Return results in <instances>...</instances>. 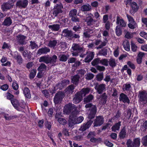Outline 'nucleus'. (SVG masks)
Segmentation results:
<instances>
[{"mask_svg":"<svg viewBox=\"0 0 147 147\" xmlns=\"http://www.w3.org/2000/svg\"><path fill=\"white\" fill-rule=\"evenodd\" d=\"M93 97L92 95H90L86 98H84V101L86 103L90 101L93 98Z\"/></svg>","mask_w":147,"mask_h":147,"instance_id":"obj_47","label":"nucleus"},{"mask_svg":"<svg viewBox=\"0 0 147 147\" xmlns=\"http://www.w3.org/2000/svg\"><path fill=\"white\" fill-rule=\"evenodd\" d=\"M57 56L54 55L51 57L43 56L40 58L39 61L43 62L47 64L50 63L52 64H54L57 62Z\"/></svg>","mask_w":147,"mask_h":147,"instance_id":"obj_2","label":"nucleus"},{"mask_svg":"<svg viewBox=\"0 0 147 147\" xmlns=\"http://www.w3.org/2000/svg\"><path fill=\"white\" fill-rule=\"evenodd\" d=\"M16 0H9L6 3H4L2 5L1 8L3 11H7L13 7L14 5V3Z\"/></svg>","mask_w":147,"mask_h":147,"instance_id":"obj_8","label":"nucleus"},{"mask_svg":"<svg viewBox=\"0 0 147 147\" xmlns=\"http://www.w3.org/2000/svg\"><path fill=\"white\" fill-rule=\"evenodd\" d=\"M126 135V132L125 129H123L120 132L119 136L121 138H124Z\"/></svg>","mask_w":147,"mask_h":147,"instance_id":"obj_50","label":"nucleus"},{"mask_svg":"<svg viewBox=\"0 0 147 147\" xmlns=\"http://www.w3.org/2000/svg\"><path fill=\"white\" fill-rule=\"evenodd\" d=\"M120 125V122L117 123L112 127V130L114 131H115L116 130H118L119 129Z\"/></svg>","mask_w":147,"mask_h":147,"instance_id":"obj_32","label":"nucleus"},{"mask_svg":"<svg viewBox=\"0 0 147 147\" xmlns=\"http://www.w3.org/2000/svg\"><path fill=\"white\" fill-rule=\"evenodd\" d=\"M11 102L13 106L15 109L19 110L17 108L19 106H20V105L19 104L18 101L16 99H13V100H11Z\"/></svg>","mask_w":147,"mask_h":147,"instance_id":"obj_29","label":"nucleus"},{"mask_svg":"<svg viewBox=\"0 0 147 147\" xmlns=\"http://www.w3.org/2000/svg\"><path fill=\"white\" fill-rule=\"evenodd\" d=\"M63 8V6L61 3H59L57 4L54 6L53 14L55 17L57 16L59 14L62 13Z\"/></svg>","mask_w":147,"mask_h":147,"instance_id":"obj_4","label":"nucleus"},{"mask_svg":"<svg viewBox=\"0 0 147 147\" xmlns=\"http://www.w3.org/2000/svg\"><path fill=\"white\" fill-rule=\"evenodd\" d=\"M100 63L104 65L108 66V60L106 59L100 60Z\"/></svg>","mask_w":147,"mask_h":147,"instance_id":"obj_43","label":"nucleus"},{"mask_svg":"<svg viewBox=\"0 0 147 147\" xmlns=\"http://www.w3.org/2000/svg\"><path fill=\"white\" fill-rule=\"evenodd\" d=\"M85 76L86 80H91L93 78L94 75L92 73H88L85 75Z\"/></svg>","mask_w":147,"mask_h":147,"instance_id":"obj_41","label":"nucleus"},{"mask_svg":"<svg viewBox=\"0 0 147 147\" xmlns=\"http://www.w3.org/2000/svg\"><path fill=\"white\" fill-rule=\"evenodd\" d=\"M77 10L76 9H74L70 11L69 15L71 17V20L72 21L77 22H79V20L78 18L75 17L77 14Z\"/></svg>","mask_w":147,"mask_h":147,"instance_id":"obj_13","label":"nucleus"},{"mask_svg":"<svg viewBox=\"0 0 147 147\" xmlns=\"http://www.w3.org/2000/svg\"><path fill=\"white\" fill-rule=\"evenodd\" d=\"M90 89L89 88H83L81 91H80L79 93L81 95H82V96H84L86 94H88Z\"/></svg>","mask_w":147,"mask_h":147,"instance_id":"obj_25","label":"nucleus"},{"mask_svg":"<svg viewBox=\"0 0 147 147\" xmlns=\"http://www.w3.org/2000/svg\"><path fill=\"white\" fill-rule=\"evenodd\" d=\"M36 74V71L35 70H32L30 74V79H32L34 78Z\"/></svg>","mask_w":147,"mask_h":147,"instance_id":"obj_51","label":"nucleus"},{"mask_svg":"<svg viewBox=\"0 0 147 147\" xmlns=\"http://www.w3.org/2000/svg\"><path fill=\"white\" fill-rule=\"evenodd\" d=\"M94 55L93 52H89L86 54V57L84 61L86 63L90 62L93 58Z\"/></svg>","mask_w":147,"mask_h":147,"instance_id":"obj_15","label":"nucleus"},{"mask_svg":"<svg viewBox=\"0 0 147 147\" xmlns=\"http://www.w3.org/2000/svg\"><path fill=\"white\" fill-rule=\"evenodd\" d=\"M13 57L16 59L17 62L19 64H20L22 63L23 59L21 55L18 53L16 51L13 53H10Z\"/></svg>","mask_w":147,"mask_h":147,"instance_id":"obj_11","label":"nucleus"},{"mask_svg":"<svg viewBox=\"0 0 147 147\" xmlns=\"http://www.w3.org/2000/svg\"><path fill=\"white\" fill-rule=\"evenodd\" d=\"M127 147H133L134 144L132 143V141L130 140H128L127 142Z\"/></svg>","mask_w":147,"mask_h":147,"instance_id":"obj_60","label":"nucleus"},{"mask_svg":"<svg viewBox=\"0 0 147 147\" xmlns=\"http://www.w3.org/2000/svg\"><path fill=\"white\" fill-rule=\"evenodd\" d=\"M131 45L132 51L133 52H136L138 48L137 46L132 41L131 42Z\"/></svg>","mask_w":147,"mask_h":147,"instance_id":"obj_48","label":"nucleus"},{"mask_svg":"<svg viewBox=\"0 0 147 147\" xmlns=\"http://www.w3.org/2000/svg\"><path fill=\"white\" fill-rule=\"evenodd\" d=\"M57 43V41L56 40H50L48 43V46L51 48H54Z\"/></svg>","mask_w":147,"mask_h":147,"instance_id":"obj_33","label":"nucleus"},{"mask_svg":"<svg viewBox=\"0 0 147 147\" xmlns=\"http://www.w3.org/2000/svg\"><path fill=\"white\" fill-rule=\"evenodd\" d=\"M133 36V34L132 33L127 32L125 35V37L129 39L130 38Z\"/></svg>","mask_w":147,"mask_h":147,"instance_id":"obj_57","label":"nucleus"},{"mask_svg":"<svg viewBox=\"0 0 147 147\" xmlns=\"http://www.w3.org/2000/svg\"><path fill=\"white\" fill-rule=\"evenodd\" d=\"M84 118L82 116H80L76 118L75 115L71 114L70 115L69 119V125L70 127H72L75 124L79 123L82 122Z\"/></svg>","mask_w":147,"mask_h":147,"instance_id":"obj_1","label":"nucleus"},{"mask_svg":"<svg viewBox=\"0 0 147 147\" xmlns=\"http://www.w3.org/2000/svg\"><path fill=\"white\" fill-rule=\"evenodd\" d=\"M30 46L32 49L38 47V45L34 42L32 41L30 42Z\"/></svg>","mask_w":147,"mask_h":147,"instance_id":"obj_63","label":"nucleus"},{"mask_svg":"<svg viewBox=\"0 0 147 147\" xmlns=\"http://www.w3.org/2000/svg\"><path fill=\"white\" fill-rule=\"evenodd\" d=\"M127 64L132 69H135L136 67L135 65L131 61H128L127 62Z\"/></svg>","mask_w":147,"mask_h":147,"instance_id":"obj_56","label":"nucleus"},{"mask_svg":"<svg viewBox=\"0 0 147 147\" xmlns=\"http://www.w3.org/2000/svg\"><path fill=\"white\" fill-rule=\"evenodd\" d=\"M131 6L132 9L134 11H137L138 9V6L137 3L135 2H133L131 3Z\"/></svg>","mask_w":147,"mask_h":147,"instance_id":"obj_39","label":"nucleus"},{"mask_svg":"<svg viewBox=\"0 0 147 147\" xmlns=\"http://www.w3.org/2000/svg\"><path fill=\"white\" fill-rule=\"evenodd\" d=\"M91 9V6L88 3L83 5L81 7V10L83 11H90Z\"/></svg>","mask_w":147,"mask_h":147,"instance_id":"obj_22","label":"nucleus"},{"mask_svg":"<svg viewBox=\"0 0 147 147\" xmlns=\"http://www.w3.org/2000/svg\"><path fill=\"white\" fill-rule=\"evenodd\" d=\"M104 121V119L102 116L96 117L94 123V126H100L103 123Z\"/></svg>","mask_w":147,"mask_h":147,"instance_id":"obj_12","label":"nucleus"},{"mask_svg":"<svg viewBox=\"0 0 147 147\" xmlns=\"http://www.w3.org/2000/svg\"><path fill=\"white\" fill-rule=\"evenodd\" d=\"M85 107L86 108H89L90 111L88 115V118L90 119L94 118L96 112V106L92 105L91 104L88 103L86 105Z\"/></svg>","mask_w":147,"mask_h":147,"instance_id":"obj_3","label":"nucleus"},{"mask_svg":"<svg viewBox=\"0 0 147 147\" xmlns=\"http://www.w3.org/2000/svg\"><path fill=\"white\" fill-rule=\"evenodd\" d=\"M92 30L90 29L86 30L84 33V34L86 37H89L90 36H92L91 34L93 33Z\"/></svg>","mask_w":147,"mask_h":147,"instance_id":"obj_34","label":"nucleus"},{"mask_svg":"<svg viewBox=\"0 0 147 147\" xmlns=\"http://www.w3.org/2000/svg\"><path fill=\"white\" fill-rule=\"evenodd\" d=\"M59 61H66L67 59V57L66 55H60L59 56Z\"/></svg>","mask_w":147,"mask_h":147,"instance_id":"obj_38","label":"nucleus"},{"mask_svg":"<svg viewBox=\"0 0 147 147\" xmlns=\"http://www.w3.org/2000/svg\"><path fill=\"white\" fill-rule=\"evenodd\" d=\"M108 64L110 67H114L116 65V61L115 59L111 58L108 61Z\"/></svg>","mask_w":147,"mask_h":147,"instance_id":"obj_28","label":"nucleus"},{"mask_svg":"<svg viewBox=\"0 0 147 147\" xmlns=\"http://www.w3.org/2000/svg\"><path fill=\"white\" fill-rule=\"evenodd\" d=\"M82 95L78 92L75 94V96L73 98V102L74 103H78L82 100Z\"/></svg>","mask_w":147,"mask_h":147,"instance_id":"obj_18","label":"nucleus"},{"mask_svg":"<svg viewBox=\"0 0 147 147\" xmlns=\"http://www.w3.org/2000/svg\"><path fill=\"white\" fill-rule=\"evenodd\" d=\"M138 97L140 102L141 104H145L147 102V93L144 91H140Z\"/></svg>","mask_w":147,"mask_h":147,"instance_id":"obj_7","label":"nucleus"},{"mask_svg":"<svg viewBox=\"0 0 147 147\" xmlns=\"http://www.w3.org/2000/svg\"><path fill=\"white\" fill-rule=\"evenodd\" d=\"M72 49L73 51H72L73 56H76L81 51L83 50V48L81 47L78 44H73L72 46Z\"/></svg>","mask_w":147,"mask_h":147,"instance_id":"obj_9","label":"nucleus"},{"mask_svg":"<svg viewBox=\"0 0 147 147\" xmlns=\"http://www.w3.org/2000/svg\"><path fill=\"white\" fill-rule=\"evenodd\" d=\"M92 123V121L90 119L85 124H84L82 126L80 129L82 131H84L90 127Z\"/></svg>","mask_w":147,"mask_h":147,"instance_id":"obj_20","label":"nucleus"},{"mask_svg":"<svg viewBox=\"0 0 147 147\" xmlns=\"http://www.w3.org/2000/svg\"><path fill=\"white\" fill-rule=\"evenodd\" d=\"M116 23L118 26L121 27H125L126 25V22L124 20L119 17H117Z\"/></svg>","mask_w":147,"mask_h":147,"instance_id":"obj_19","label":"nucleus"},{"mask_svg":"<svg viewBox=\"0 0 147 147\" xmlns=\"http://www.w3.org/2000/svg\"><path fill=\"white\" fill-rule=\"evenodd\" d=\"M76 108L74 105L69 103L64 106L63 112L64 114H68L71 112L72 110L73 111V110H75ZM73 113H75V112L73 111Z\"/></svg>","mask_w":147,"mask_h":147,"instance_id":"obj_6","label":"nucleus"},{"mask_svg":"<svg viewBox=\"0 0 147 147\" xmlns=\"http://www.w3.org/2000/svg\"><path fill=\"white\" fill-rule=\"evenodd\" d=\"M93 15L91 13H88L86 15V18L83 17L82 19L84 20L85 22H87L88 25H92L96 22V20L93 19L92 18Z\"/></svg>","mask_w":147,"mask_h":147,"instance_id":"obj_10","label":"nucleus"},{"mask_svg":"<svg viewBox=\"0 0 147 147\" xmlns=\"http://www.w3.org/2000/svg\"><path fill=\"white\" fill-rule=\"evenodd\" d=\"M74 88V86L73 85H71L69 86L67 88V91L69 93H72L73 92V90Z\"/></svg>","mask_w":147,"mask_h":147,"instance_id":"obj_54","label":"nucleus"},{"mask_svg":"<svg viewBox=\"0 0 147 147\" xmlns=\"http://www.w3.org/2000/svg\"><path fill=\"white\" fill-rule=\"evenodd\" d=\"M57 120L59 123L63 125L66 124L67 123V121L65 119L61 118H58Z\"/></svg>","mask_w":147,"mask_h":147,"instance_id":"obj_46","label":"nucleus"},{"mask_svg":"<svg viewBox=\"0 0 147 147\" xmlns=\"http://www.w3.org/2000/svg\"><path fill=\"white\" fill-rule=\"evenodd\" d=\"M131 88L130 84L129 83H127L124 85L123 89L124 91H129L130 90Z\"/></svg>","mask_w":147,"mask_h":147,"instance_id":"obj_42","label":"nucleus"},{"mask_svg":"<svg viewBox=\"0 0 147 147\" xmlns=\"http://www.w3.org/2000/svg\"><path fill=\"white\" fill-rule=\"evenodd\" d=\"M107 96L106 95V94L104 93L101 97L100 103L102 105H104L107 102Z\"/></svg>","mask_w":147,"mask_h":147,"instance_id":"obj_31","label":"nucleus"},{"mask_svg":"<svg viewBox=\"0 0 147 147\" xmlns=\"http://www.w3.org/2000/svg\"><path fill=\"white\" fill-rule=\"evenodd\" d=\"M48 27L52 31H58L60 28V26L59 25L57 24L50 25Z\"/></svg>","mask_w":147,"mask_h":147,"instance_id":"obj_27","label":"nucleus"},{"mask_svg":"<svg viewBox=\"0 0 147 147\" xmlns=\"http://www.w3.org/2000/svg\"><path fill=\"white\" fill-rule=\"evenodd\" d=\"M23 93L26 97L28 98H30L31 95L29 89L27 87H25L22 89Z\"/></svg>","mask_w":147,"mask_h":147,"instance_id":"obj_26","label":"nucleus"},{"mask_svg":"<svg viewBox=\"0 0 147 147\" xmlns=\"http://www.w3.org/2000/svg\"><path fill=\"white\" fill-rule=\"evenodd\" d=\"M80 78L79 76L78 75H76L72 77L71 82L76 85H78V84L79 80Z\"/></svg>","mask_w":147,"mask_h":147,"instance_id":"obj_24","label":"nucleus"},{"mask_svg":"<svg viewBox=\"0 0 147 147\" xmlns=\"http://www.w3.org/2000/svg\"><path fill=\"white\" fill-rule=\"evenodd\" d=\"M64 96L63 92H59L57 93L54 98V102L55 104H58L61 103Z\"/></svg>","mask_w":147,"mask_h":147,"instance_id":"obj_5","label":"nucleus"},{"mask_svg":"<svg viewBox=\"0 0 147 147\" xmlns=\"http://www.w3.org/2000/svg\"><path fill=\"white\" fill-rule=\"evenodd\" d=\"M63 34L64 36L67 37H71L72 32L70 31L67 29H65L63 31Z\"/></svg>","mask_w":147,"mask_h":147,"instance_id":"obj_35","label":"nucleus"},{"mask_svg":"<svg viewBox=\"0 0 147 147\" xmlns=\"http://www.w3.org/2000/svg\"><path fill=\"white\" fill-rule=\"evenodd\" d=\"M116 33L118 36H120L121 34V29L117 26L116 28Z\"/></svg>","mask_w":147,"mask_h":147,"instance_id":"obj_58","label":"nucleus"},{"mask_svg":"<svg viewBox=\"0 0 147 147\" xmlns=\"http://www.w3.org/2000/svg\"><path fill=\"white\" fill-rule=\"evenodd\" d=\"M100 60L99 59H94L91 63L92 65L95 66L100 63Z\"/></svg>","mask_w":147,"mask_h":147,"instance_id":"obj_45","label":"nucleus"},{"mask_svg":"<svg viewBox=\"0 0 147 147\" xmlns=\"http://www.w3.org/2000/svg\"><path fill=\"white\" fill-rule=\"evenodd\" d=\"M119 99L120 101L124 103L129 104L130 102V100L128 97L123 93H121L120 94Z\"/></svg>","mask_w":147,"mask_h":147,"instance_id":"obj_16","label":"nucleus"},{"mask_svg":"<svg viewBox=\"0 0 147 147\" xmlns=\"http://www.w3.org/2000/svg\"><path fill=\"white\" fill-rule=\"evenodd\" d=\"M96 67L98 70L100 71H104L105 69V68L103 66L97 65Z\"/></svg>","mask_w":147,"mask_h":147,"instance_id":"obj_59","label":"nucleus"},{"mask_svg":"<svg viewBox=\"0 0 147 147\" xmlns=\"http://www.w3.org/2000/svg\"><path fill=\"white\" fill-rule=\"evenodd\" d=\"M12 86L13 89L16 90H17L18 88V86L16 82H13Z\"/></svg>","mask_w":147,"mask_h":147,"instance_id":"obj_61","label":"nucleus"},{"mask_svg":"<svg viewBox=\"0 0 147 147\" xmlns=\"http://www.w3.org/2000/svg\"><path fill=\"white\" fill-rule=\"evenodd\" d=\"M123 47L124 49L127 51L130 50V46L129 42L128 41L123 42Z\"/></svg>","mask_w":147,"mask_h":147,"instance_id":"obj_36","label":"nucleus"},{"mask_svg":"<svg viewBox=\"0 0 147 147\" xmlns=\"http://www.w3.org/2000/svg\"><path fill=\"white\" fill-rule=\"evenodd\" d=\"M106 86L104 84H96L95 88L99 94H101L105 90Z\"/></svg>","mask_w":147,"mask_h":147,"instance_id":"obj_14","label":"nucleus"},{"mask_svg":"<svg viewBox=\"0 0 147 147\" xmlns=\"http://www.w3.org/2000/svg\"><path fill=\"white\" fill-rule=\"evenodd\" d=\"M128 26L129 28L133 29L137 26V24L136 23H129L128 24Z\"/></svg>","mask_w":147,"mask_h":147,"instance_id":"obj_49","label":"nucleus"},{"mask_svg":"<svg viewBox=\"0 0 147 147\" xmlns=\"http://www.w3.org/2000/svg\"><path fill=\"white\" fill-rule=\"evenodd\" d=\"M142 142L143 145L147 146V135L142 138Z\"/></svg>","mask_w":147,"mask_h":147,"instance_id":"obj_52","label":"nucleus"},{"mask_svg":"<svg viewBox=\"0 0 147 147\" xmlns=\"http://www.w3.org/2000/svg\"><path fill=\"white\" fill-rule=\"evenodd\" d=\"M64 86H63L62 82L60 83H59L57 84L54 87V90H57L59 89L61 90L62 89Z\"/></svg>","mask_w":147,"mask_h":147,"instance_id":"obj_40","label":"nucleus"},{"mask_svg":"<svg viewBox=\"0 0 147 147\" xmlns=\"http://www.w3.org/2000/svg\"><path fill=\"white\" fill-rule=\"evenodd\" d=\"M96 77L98 81H100L102 80L103 78V73H99L97 75Z\"/></svg>","mask_w":147,"mask_h":147,"instance_id":"obj_53","label":"nucleus"},{"mask_svg":"<svg viewBox=\"0 0 147 147\" xmlns=\"http://www.w3.org/2000/svg\"><path fill=\"white\" fill-rule=\"evenodd\" d=\"M127 18L128 21H129V23H136L134 19L133 18V17H131V16L128 15H127Z\"/></svg>","mask_w":147,"mask_h":147,"instance_id":"obj_55","label":"nucleus"},{"mask_svg":"<svg viewBox=\"0 0 147 147\" xmlns=\"http://www.w3.org/2000/svg\"><path fill=\"white\" fill-rule=\"evenodd\" d=\"M12 23V21L10 17L6 18L3 22V24L5 26H9Z\"/></svg>","mask_w":147,"mask_h":147,"instance_id":"obj_30","label":"nucleus"},{"mask_svg":"<svg viewBox=\"0 0 147 147\" xmlns=\"http://www.w3.org/2000/svg\"><path fill=\"white\" fill-rule=\"evenodd\" d=\"M50 51V49L48 48L45 47L39 49L37 52V54L41 55L46 54L48 52H49Z\"/></svg>","mask_w":147,"mask_h":147,"instance_id":"obj_21","label":"nucleus"},{"mask_svg":"<svg viewBox=\"0 0 147 147\" xmlns=\"http://www.w3.org/2000/svg\"><path fill=\"white\" fill-rule=\"evenodd\" d=\"M140 144V139L139 138L135 139L134 140V146L136 147H139Z\"/></svg>","mask_w":147,"mask_h":147,"instance_id":"obj_44","label":"nucleus"},{"mask_svg":"<svg viewBox=\"0 0 147 147\" xmlns=\"http://www.w3.org/2000/svg\"><path fill=\"white\" fill-rule=\"evenodd\" d=\"M28 1L27 0L19 1L17 2L16 5L20 7H25L28 4Z\"/></svg>","mask_w":147,"mask_h":147,"instance_id":"obj_17","label":"nucleus"},{"mask_svg":"<svg viewBox=\"0 0 147 147\" xmlns=\"http://www.w3.org/2000/svg\"><path fill=\"white\" fill-rule=\"evenodd\" d=\"M98 3L96 1H93L91 3V6L94 7H97L98 5Z\"/></svg>","mask_w":147,"mask_h":147,"instance_id":"obj_64","label":"nucleus"},{"mask_svg":"<svg viewBox=\"0 0 147 147\" xmlns=\"http://www.w3.org/2000/svg\"><path fill=\"white\" fill-rule=\"evenodd\" d=\"M140 35L141 36L147 40V33L144 32H140Z\"/></svg>","mask_w":147,"mask_h":147,"instance_id":"obj_62","label":"nucleus"},{"mask_svg":"<svg viewBox=\"0 0 147 147\" xmlns=\"http://www.w3.org/2000/svg\"><path fill=\"white\" fill-rule=\"evenodd\" d=\"M46 68V66L43 63H41L38 69V70L40 72H41L45 70Z\"/></svg>","mask_w":147,"mask_h":147,"instance_id":"obj_37","label":"nucleus"},{"mask_svg":"<svg viewBox=\"0 0 147 147\" xmlns=\"http://www.w3.org/2000/svg\"><path fill=\"white\" fill-rule=\"evenodd\" d=\"M17 41L20 44H23L24 43V40L26 37L22 35H19L17 36Z\"/></svg>","mask_w":147,"mask_h":147,"instance_id":"obj_23","label":"nucleus"}]
</instances>
